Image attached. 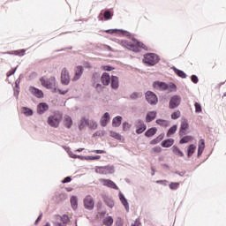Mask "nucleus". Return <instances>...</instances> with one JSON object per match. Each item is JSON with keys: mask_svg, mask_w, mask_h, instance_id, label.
Instances as JSON below:
<instances>
[{"mask_svg": "<svg viewBox=\"0 0 226 226\" xmlns=\"http://www.w3.org/2000/svg\"><path fill=\"white\" fill-rule=\"evenodd\" d=\"M181 117V111L177 110L171 114V119H179Z\"/></svg>", "mask_w": 226, "mask_h": 226, "instance_id": "obj_46", "label": "nucleus"}, {"mask_svg": "<svg viewBox=\"0 0 226 226\" xmlns=\"http://www.w3.org/2000/svg\"><path fill=\"white\" fill-rule=\"evenodd\" d=\"M176 132H177V125H172L170 129H169V131H168V132H167V137H172V135H174V133H176Z\"/></svg>", "mask_w": 226, "mask_h": 226, "instance_id": "obj_37", "label": "nucleus"}, {"mask_svg": "<svg viewBox=\"0 0 226 226\" xmlns=\"http://www.w3.org/2000/svg\"><path fill=\"white\" fill-rule=\"evenodd\" d=\"M109 121H110V114H109V112H105L101 118V126H107Z\"/></svg>", "mask_w": 226, "mask_h": 226, "instance_id": "obj_19", "label": "nucleus"}, {"mask_svg": "<svg viewBox=\"0 0 226 226\" xmlns=\"http://www.w3.org/2000/svg\"><path fill=\"white\" fill-rule=\"evenodd\" d=\"M132 128V125L128 122H124L123 123V130L124 132H128Z\"/></svg>", "mask_w": 226, "mask_h": 226, "instance_id": "obj_51", "label": "nucleus"}, {"mask_svg": "<svg viewBox=\"0 0 226 226\" xmlns=\"http://www.w3.org/2000/svg\"><path fill=\"white\" fill-rule=\"evenodd\" d=\"M139 98H140V93L133 92L132 94H130L131 100H139Z\"/></svg>", "mask_w": 226, "mask_h": 226, "instance_id": "obj_45", "label": "nucleus"}, {"mask_svg": "<svg viewBox=\"0 0 226 226\" xmlns=\"http://www.w3.org/2000/svg\"><path fill=\"white\" fill-rule=\"evenodd\" d=\"M118 197L120 199V202H122L123 206L125 207V210L130 211V204L128 203V200L124 197V194L119 192Z\"/></svg>", "mask_w": 226, "mask_h": 226, "instance_id": "obj_18", "label": "nucleus"}, {"mask_svg": "<svg viewBox=\"0 0 226 226\" xmlns=\"http://www.w3.org/2000/svg\"><path fill=\"white\" fill-rule=\"evenodd\" d=\"M156 119V111H149L146 116V123H151Z\"/></svg>", "mask_w": 226, "mask_h": 226, "instance_id": "obj_22", "label": "nucleus"}, {"mask_svg": "<svg viewBox=\"0 0 226 226\" xmlns=\"http://www.w3.org/2000/svg\"><path fill=\"white\" fill-rule=\"evenodd\" d=\"M187 128H189L188 121L187 120H184L181 123V125H180V131H179L180 137H183V136L186 135Z\"/></svg>", "mask_w": 226, "mask_h": 226, "instance_id": "obj_17", "label": "nucleus"}, {"mask_svg": "<svg viewBox=\"0 0 226 226\" xmlns=\"http://www.w3.org/2000/svg\"><path fill=\"white\" fill-rule=\"evenodd\" d=\"M145 98L150 105H156V103H158V96H156L154 92H146Z\"/></svg>", "mask_w": 226, "mask_h": 226, "instance_id": "obj_7", "label": "nucleus"}, {"mask_svg": "<svg viewBox=\"0 0 226 226\" xmlns=\"http://www.w3.org/2000/svg\"><path fill=\"white\" fill-rule=\"evenodd\" d=\"M21 112H22V114H25V116H26V117L33 116V114H34L33 109H31L27 107H22Z\"/></svg>", "mask_w": 226, "mask_h": 226, "instance_id": "obj_35", "label": "nucleus"}, {"mask_svg": "<svg viewBox=\"0 0 226 226\" xmlns=\"http://www.w3.org/2000/svg\"><path fill=\"white\" fill-rule=\"evenodd\" d=\"M171 69L176 73V75H177V77H180L181 79H186V73H185V72L176 68L175 66H173Z\"/></svg>", "mask_w": 226, "mask_h": 226, "instance_id": "obj_29", "label": "nucleus"}, {"mask_svg": "<svg viewBox=\"0 0 226 226\" xmlns=\"http://www.w3.org/2000/svg\"><path fill=\"white\" fill-rule=\"evenodd\" d=\"M93 84H96L100 80V72H94L92 77Z\"/></svg>", "mask_w": 226, "mask_h": 226, "instance_id": "obj_44", "label": "nucleus"}, {"mask_svg": "<svg viewBox=\"0 0 226 226\" xmlns=\"http://www.w3.org/2000/svg\"><path fill=\"white\" fill-rule=\"evenodd\" d=\"M120 32L124 36H127V38H131L134 41V44L129 41H121V45L128 49L129 50H132V52H139L140 49L144 50H147V48L145 46L144 43L139 41L135 37H132V34L128 31L121 30V29H108L105 33L108 34H114V33Z\"/></svg>", "mask_w": 226, "mask_h": 226, "instance_id": "obj_1", "label": "nucleus"}, {"mask_svg": "<svg viewBox=\"0 0 226 226\" xmlns=\"http://www.w3.org/2000/svg\"><path fill=\"white\" fill-rule=\"evenodd\" d=\"M102 158L101 155H88L87 156V160H100Z\"/></svg>", "mask_w": 226, "mask_h": 226, "instance_id": "obj_54", "label": "nucleus"}, {"mask_svg": "<svg viewBox=\"0 0 226 226\" xmlns=\"http://www.w3.org/2000/svg\"><path fill=\"white\" fill-rule=\"evenodd\" d=\"M93 87H94L97 93H102V91H103L104 87H102V84L97 82V83H93Z\"/></svg>", "mask_w": 226, "mask_h": 226, "instance_id": "obj_41", "label": "nucleus"}, {"mask_svg": "<svg viewBox=\"0 0 226 226\" xmlns=\"http://www.w3.org/2000/svg\"><path fill=\"white\" fill-rule=\"evenodd\" d=\"M206 147V141L203 139H200L198 148L205 149Z\"/></svg>", "mask_w": 226, "mask_h": 226, "instance_id": "obj_52", "label": "nucleus"}, {"mask_svg": "<svg viewBox=\"0 0 226 226\" xmlns=\"http://www.w3.org/2000/svg\"><path fill=\"white\" fill-rule=\"evenodd\" d=\"M179 188V183L177 182H172L170 184V190H177Z\"/></svg>", "mask_w": 226, "mask_h": 226, "instance_id": "obj_49", "label": "nucleus"}, {"mask_svg": "<svg viewBox=\"0 0 226 226\" xmlns=\"http://www.w3.org/2000/svg\"><path fill=\"white\" fill-rule=\"evenodd\" d=\"M115 225H116V226H124L123 220H122L121 218H118V219L116 221Z\"/></svg>", "mask_w": 226, "mask_h": 226, "instance_id": "obj_56", "label": "nucleus"}, {"mask_svg": "<svg viewBox=\"0 0 226 226\" xmlns=\"http://www.w3.org/2000/svg\"><path fill=\"white\" fill-rule=\"evenodd\" d=\"M105 204L107 205L108 207H114V200L110 199V198H105L104 200Z\"/></svg>", "mask_w": 226, "mask_h": 226, "instance_id": "obj_40", "label": "nucleus"}, {"mask_svg": "<svg viewBox=\"0 0 226 226\" xmlns=\"http://www.w3.org/2000/svg\"><path fill=\"white\" fill-rule=\"evenodd\" d=\"M190 140H192V136H185L180 139L179 144H188Z\"/></svg>", "mask_w": 226, "mask_h": 226, "instance_id": "obj_43", "label": "nucleus"}, {"mask_svg": "<svg viewBox=\"0 0 226 226\" xmlns=\"http://www.w3.org/2000/svg\"><path fill=\"white\" fill-rule=\"evenodd\" d=\"M160 61V56L154 53H148L144 56L143 63L149 64V66H154Z\"/></svg>", "mask_w": 226, "mask_h": 226, "instance_id": "obj_4", "label": "nucleus"}, {"mask_svg": "<svg viewBox=\"0 0 226 226\" xmlns=\"http://www.w3.org/2000/svg\"><path fill=\"white\" fill-rule=\"evenodd\" d=\"M84 73V67L82 65H79L75 68V75L72 78L73 82H77V80H79L80 77H82V74Z\"/></svg>", "mask_w": 226, "mask_h": 226, "instance_id": "obj_13", "label": "nucleus"}, {"mask_svg": "<svg viewBox=\"0 0 226 226\" xmlns=\"http://www.w3.org/2000/svg\"><path fill=\"white\" fill-rule=\"evenodd\" d=\"M154 153H162V147H154L153 148Z\"/></svg>", "mask_w": 226, "mask_h": 226, "instance_id": "obj_59", "label": "nucleus"}, {"mask_svg": "<svg viewBox=\"0 0 226 226\" xmlns=\"http://www.w3.org/2000/svg\"><path fill=\"white\" fill-rule=\"evenodd\" d=\"M71 206L74 210L79 207V200L77 199V196L71 197Z\"/></svg>", "mask_w": 226, "mask_h": 226, "instance_id": "obj_33", "label": "nucleus"}, {"mask_svg": "<svg viewBox=\"0 0 226 226\" xmlns=\"http://www.w3.org/2000/svg\"><path fill=\"white\" fill-rule=\"evenodd\" d=\"M47 110H49V104H47L46 102H41L38 104L37 114H40V115L45 114Z\"/></svg>", "mask_w": 226, "mask_h": 226, "instance_id": "obj_15", "label": "nucleus"}, {"mask_svg": "<svg viewBox=\"0 0 226 226\" xmlns=\"http://www.w3.org/2000/svg\"><path fill=\"white\" fill-rule=\"evenodd\" d=\"M109 135H110V137H112L113 139H116L117 140H121V139H122L121 134H119L114 131H111L109 132Z\"/></svg>", "mask_w": 226, "mask_h": 226, "instance_id": "obj_42", "label": "nucleus"}, {"mask_svg": "<svg viewBox=\"0 0 226 226\" xmlns=\"http://www.w3.org/2000/svg\"><path fill=\"white\" fill-rule=\"evenodd\" d=\"M29 91L31 94H34L36 98H43V91L34 87H30Z\"/></svg>", "mask_w": 226, "mask_h": 226, "instance_id": "obj_16", "label": "nucleus"}, {"mask_svg": "<svg viewBox=\"0 0 226 226\" xmlns=\"http://www.w3.org/2000/svg\"><path fill=\"white\" fill-rule=\"evenodd\" d=\"M134 126L136 128L137 135H140V134L144 133L146 132V130H147V125L141 119H138L135 122Z\"/></svg>", "mask_w": 226, "mask_h": 226, "instance_id": "obj_6", "label": "nucleus"}, {"mask_svg": "<svg viewBox=\"0 0 226 226\" xmlns=\"http://www.w3.org/2000/svg\"><path fill=\"white\" fill-rule=\"evenodd\" d=\"M70 72H68V69L64 67L61 72V82L64 86H68V84H70Z\"/></svg>", "mask_w": 226, "mask_h": 226, "instance_id": "obj_8", "label": "nucleus"}, {"mask_svg": "<svg viewBox=\"0 0 226 226\" xmlns=\"http://www.w3.org/2000/svg\"><path fill=\"white\" fill-rule=\"evenodd\" d=\"M162 147H171L174 146V139H168L161 143Z\"/></svg>", "mask_w": 226, "mask_h": 226, "instance_id": "obj_26", "label": "nucleus"}, {"mask_svg": "<svg viewBox=\"0 0 226 226\" xmlns=\"http://www.w3.org/2000/svg\"><path fill=\"white\" fill-rule=\"evenodd\" d=\"M64 126L65 128H72V124H73V120H72V117L66 115L64 117Z\"/></svg>", "mask_w": 226, "mask_h": 226, "instance_id": "obj_23", "label": "nucleus"}, {"mask_svg": "<svg viewBox=\"0 0 226 226\" xmlns=\"http://www.w3.org/2000/svg\"><path fill=\"white\" fill-rule=\"evenodd\" d=\"M15 72H17V68H14L7 72V77H11V75H14Z\"/></svg>", "mask_w": 226, "mask_h": 226, "instance_id": "obj_57", "label": "nucleus"}, {"mask_svg": "<svg viewBox=\"0 0 226 226\" xmlns=\"http://www.w3.org/2000/svg\"><path fill=\"white\" fill-rule=\"evenodd\" d=\"M176 89H177V87L176 86V84H174V83H170V84L168 85L167 91H170V93H172V91H176Z\"/></svg>", "mask_w": 226, "mask_h": 226, "instance_id": "obj_47", "label": "nucleus"}, {"mask_svg": "<svg viewBox=\"0 0 226 226\" xmlns=\"http://www.w3.org/2000/svg\"><path fill=\"white\" fill-rule=\"evenodd\" d=\"M172 152L174 153V154H176V156H179L180 158H183V156H185L183 151H181V149H179V147L176 146L172 147Z\"/></svg>", "mask_w": 226, "mask_h": 226, "instance_id": "obj_32", "label": "nucleus"}, {"mask_svg": "<svg viewBox=\"0 0 226 226\" xmlns=\"http://www.w3.org/2000/svg\"><path fill=\"white\" fill-rule=\"evenodd\" d=\"M197 149V147L193 144L189 145L187 148V158H192L193 156V153H195V150Z\"/></svg>", "mask_w": 226, "mask_h": 226, "instance_id": "obj_25", "label": "nucleus"}, {"mask_svg": "<svg viewBox=\"0 0 226 226\" xmlns=\"http://www.w3.org/2000/svg\"><path fill=\"white\" fill-rule=\"evenodd\" d=\"M111 79L112 78H110V74H109V72H103L101 77V82L104 86H109Z\"/></svg>", "mask_w": 226, "mask_h": 226, "instance_id": "obj_14", "label": "nucleus"}, {"mask_svg": "<svg viewBox=\"0 0 226 226\" xmlns=\"http://www.w3.org/2000/svg\"><path fill=\"white\" fill-rule=\"evenodd\" d=\"M153 87L157 91H167V89H169V84L163 81H154L153 83Z\"/></svg>", "mask_w": 226, "mask_h": 226, "instance_id": "obj_11", "label": "nucleus"}, {"mask_svg": "<svg viewBox=\"0 0 226 226\" xmlns=\"http://www.w3.org/2000/svg\"><path fill=\"white\" fill-rule=\"evenodd\" d=\"M111 89H118L119 88V77L117 76H111Z\"/></svg>", "mask_w": 226, "mask_h": 226, "instance_id": "obj_20", "label": "nucleus"}, {"mask_svg": "<svg viewBox=\"0 0 226 226\" xmlns=\"http://www.w3.org/2000/svg\"><path fill=\"white\" fill-rule=\"evenodd\" d=\"M87 126L90 128V130H96V128H98V123H96L94 120H88Z\"/></svg>", "mask_w": 226, "mask_h": 226, "instance_id": "obj_39", "label": "nucleus"}, {"mask_svg": "<svg viewBox=\"0 0 226 226\" xmlns=\"http://www.w3.org/2000/svg\"><path fill=\"white\" fill-rule=\"evenodd\" d=\"M95 172L97 174H114L116 172V168L114 165H108V166H97L95 169Z\"/></svg>", "mask_w": 226, "mask_h": 226, "instance_id": "obj_5", "label": "nucleus"}, {"mask_svg": "<svg viewBox=\"0 0 226 226\" xmlns=\"http://www.w3.org/2000/svg\"><path fill=\"white\" fill-rule=\"evenodd\" d=\"M156 132H158V129L156 127H152L145 132V137H153L154 135H156Z\"/></svg>", "mask_w": 226, "mask_h": 226, "instance_id": "obj_30", "label": "nucleus"}, {"mask_svg": "<svg viewBox=\"0 0 226 226\" xmlns=\"http://www.w3.org/2000/svg\"><path fill=\"white\" fill-rule=\"evenodd\" d=\"M181 105V96L173 95L170 100L169 108L171 109H177Z\"/></svg>", "mask_w": 226, "mask_h": 226, "instance_id": "obj_9", "label": "nucleus"}, {"mask_svg": "<svg viewBox=\"0 0 226 226\" xmlns=\"http://www.w3.org/2000/svg\"><path fill=\"white\" fill-rule=\"evenodd\" d=\"M61 119H63V114L60 112H56L54 115H51L48 118V124L52 128H58L59 123H61Z\"/></svg>", "mask_w": 226, "mask_h": 226, "instance_id": "obj_3", "label": "nucleus"}, {"mask_svg": "<svg viewBox=\"0 0 226 226\" xmlns=\"http://www.w3.org/2000/svg\"><path fill=\"white\" fill-rule=\"evenodd\" d=\"M105 131H97L93 134V137H105Z\"/></svg>", "mask_w": 226, "mask_h": 226, "instance_id": "obj_50", "label": "nucleus"}, {"mask_svg": "<svg viewBox=\"0 0 226 226\" xmlns=\"http://www.w3.org/2000/svg\"><path fill=\"white\" fill-rule=\"evenodd\" d=\"M103 225L111 226L114 224V218L112 216H107L102 221Z\"/></svg>", "mask_w": 226, "mask_h": 226, "instance_id": "obj_31", "label": "nucleus"}, {"mask_svg": "<svg viewBox=\"0 0 226 226\" xmlns=\"http://www.w3.org/2000/svg\"><path fill=\"white\" fill-rule=\"evenodd\" d=\"M61 222L64 223V224H66L70 222V217H68V215H64L62 217H61Z\"/></svg>", "mask_w": 226, "mask_h": 226, "instance_id": "obj_53", "label": "nucleus"}, {"mask_svg": "<svg viewBox=\"0 0 226 226\" xmlns=\"http://www.w3.org/2000/svg\"><path fill=\"white\" fill-rule=\"evenodd\" d=\"M156 124L160 126H164V128H167V126L170 125V123H169V121L163 119H157Z\"/></svg>", "mask_w": 226, "mask_h": 226, "instance_id": "obj_38", "label": "nucleus"}, {"mask_svg": "<svg viewBox=\"0 0 226 226\" xmlns=\"http://www.w3.org/2000/svg\"><path fill=\"white\" fill-rule=\"evenodd\" d=\"M112 17H114V11L110 10H106L103 12V19L104 20H112Z\"/></svg>", "mask_w": 226, "mask_h": 226, "instance_id": "obj_28", "label": "nucleus"}, {"mask_svg": "<svg viewBox=\"0 0 226 226\" xmlns=\"http://www.w3.org/2000/svg\"><path fill=\"white\" fill-rule=\"evenodd\" d=\"M72 182V177H66L62 183H71Z\"/></svg>", "mask_w": 226, "mask_h": 226, "instance_id": "obj_62", "label": "nucleus"}, {"mask_svg": "<svg viewBox=\"0 0 226 226\" xmlns=\"http://www.w3.org/2000/svg\"><path fill=\"white\" fill-rule=\"evenodd\" d=\"M88 122H89V120L83 117L80 120L79 124V130L82 131V130H84V128H86V126H88Z\"/></svg>", "mask_w": 226, "mask_h": 226, "instance_id": "obj_36", "label": "nucleus"}, {"mask_svg": "<svg viewBox=\"0 0 226 226\" xmlns=\"http://www.w3.org/2000/svg\"><path fill=\"white\" fill-rule=\"evenodd\" d=\"M20 88H16V89H14V96L17 98V99H19V93H20V90H19Z\"/></svg>", "mask_w": 226, "mask_h": 226, "instance_id": "obj_61", "label": "nucleus"}, {"mask_svg": "<svg viewBox=\"0 0 226 226\" xmlns=\"http://www.w3.org/2000/svg\"><path fill=\"white\" fill-rule=\"evenodd\" d=\"M202 153H204V148H198V158L202 156Z\"/></svg>", "mask_w": 226, "mask_h": 226, "instance_id": "obj_64", "label": "nucleus"}, {"mask_svg": "<svg viewBox=\"0 0 226 226\" xmlns=\"http://www.w3.org/2000/svg\"><path fill=\"white\" fill-rule=\"evenodd\" d=\"M191 80L193 82V84H199V77H197V75H192Z\"/></svg>", "mask_w": 226, "mask_h": 226, "instance_id": "obj_55", "label": "nucleus"}, {"mask_svg": "<svg viewBox=\"0 0 226 226\" xmlns=\"http://www.w3.org/2000/svg\"><path fill=\"white\" fill-rule=\"evenodd\" d=\"M100 183H102L103 186H107L108 188H112L113 190H119V187H117L116 183H114V181L110 179L102 178L100 180Z\"/></svg>", "mask_w": 226, "mask_h": 226, "instance_id": "obj_12", "label": "nucleus"}, {"mask_svg": "<svg viewBox=\"0 0 226 226\" xmlns=\"http://www.w3.org/2000/svg\"><path fill=\"white\" fill-rule=\"evenodd\" d=\"M157 184L164 185L166 186L167 183H169L167 180H157Z\"/></svg>", "mask_w": 226, "mask_h": 226, "instance_id": "obj_63", "label": "nucleus"}, {"mask_svg": "<svg viewBox=\"0 0 226 226\" xmlns=\"http://www.w3.org/2000/svg\"><path fill=\"white\" fill-rule=\"evenodd\" d=\"M19 86H20V76H19V78L15 81V87H16V89H20V87H19Z\"/></svg>", "mask_w": 226, "mask_h": 226, "instance_id": "obj_60", "label": "nucleus"}, {"mask_svg": "<svg viewBox=\"0 0 226 226\" xmlns=\"http://www.w3.org/2000/svg\"><path fill=\"white\" fill-rule=\"evenodd\" d=\"M7 54H14V56H19V57H22V56L26 55V49L9 51Z\"/></svg>", "mask_w": 226, "mask_h": 226, "instance_id": "obj_34", "label": "nucleus"}, {"mask_svg": "<svg viewBox=\"0 0 226 226\" xmlns=\"http://www.w3.org/2000/svg\"><path fill=\"white\" fill-rule=\"evenodd\" d=\"M194 107H195V112L197 114H200V112H202V106L200 105V103L195 102Z\"/></svg>", "mask_w": 226, "mask_h": 226, "instance_id": "obj_48", "label": "nucleus"}, {"mask_svg": "<svg viewBox=\"0 0 226 226\" xmlns=\"http://www.w3.org/2000/svg\"><path fill=\"white\" fill-rule=\"evenodd\" d=\"M56 202H63V200H66V194L56 192L54 197Z\"/></svg>", "mask_w": 226, "mask_h": 226, "instance_id": "obj_24", "label": "nucleus"}, {"mask_svg": "<svg viewBox=\"0 0 226 226\" xmlns=\"http://www.w3.org/2000/svg\"><path fill=\"white\" fill-rule=\"evenodd\" d=\"M121 123H123V117L121 116H117L112 119V126L114 128H119Z\"/></svg>", "mask_w": 226, "mask_h": 226, "instance_id": "obj_21", "label": "nucleus"}, {"mask_svg": "<svg viewBox=\"0 0 226 226\" xmlns=\"http://www.w3.org/2000/svg\"><path fill=\"white\" fill-rule=\"evenodd\" d=\"M84 207L88 211H93L94 209V200L91 196H87L84 199Z\"/></svg>", "mask_w": 226, "mask_h": 226, "instance_id": "obj_10", "label": "nucleus"}, {"mask_svg": "<svg viewBox=\"0 0 226 226\" xmlns=\"http://www.w3.org/2000/svg\"><path fill=\"white\" fill-rule=\"evenodd\" d=\"M103 70L105 72H112V70H114V67H112L110 65H106V66H104Z\"/></svg>", "mask_w": 226, "mask_h": 226, "instance_id": "obj_58", "label": "nucleus"}, {"mask_svg": "<svg viewBox=\"0 0 226 226\" xmlns=\"http://www.w3.org/2000/svg\"><path fill=\"white\" fill-rule=\"evenodd\" d=\"M164 137H165V134L162 133L157 138L152 139L150 141V144L152 146H156V144H160V142H162V140H163Z\"/></svg>", "mask_w": 226, "mask_h": 226, "instance_id": "obj_27", "label": "nucleus"}, {"mask_svg": "<svg viewBox=\"0 0 226 226\" xmlns=\"http://www.w3.org/2000/svg\"><path fill=\"white\" fill-rule=\"evenodd\" d=\"M40 82L43 87H46V89H51L52 93H59L60 94H66V93H68V90L61 91V89H57L55 77H50L49 79L41 77Z\"/></svg>", "mask_w": 226, "mask_h": 226, "instance_id": "obj_2", "label": "nucleus"}]
</instances>
